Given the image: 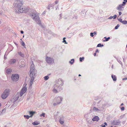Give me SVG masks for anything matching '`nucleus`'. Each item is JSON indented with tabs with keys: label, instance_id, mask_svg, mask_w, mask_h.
<instances>
[{
	"label": "nucleus",
	"instance_id": "nucleus-1",
	"mask_svg": "<svg viewBox=\"0 0 127 127\" xmlns=\"http://www.w3.org/2000/svg\"><path fill=\"white\" fill-rule=\"evenodd\" d=\"M15 3L13 8L15 12L18 13H25L28 10V9L26 8H23L22 7V4L19 0H18L17 1H15Z\"/></svg>",
	"mask_w": 127,
	"mask_h": 127
},
{
	"label": "nucleus",
	"instance_id": "nucleus-2",
	"mask_svg": "<svg viewBox=\"0 0 127 127\" xmlns=\"http://www.w3.org/2000/svg\"><path fill=\"white\" fill-rule=\"evenodd\" d=\"M36 12L35 11H34L33 12H32L31 14V17L38 24H40V20L39 16L36 15Z\"/></svg>",
	"mask_w": 127,
	"mask_h": 127
},
{
	"label": "nucleus",
	"instance_id": "nucleus-3",
	"mask_svg": "<svg viewBox=\"0 0 127 127\" xmlns=\"http://www.w3.org/2000/svg\"><path fill=\"white\" fill-rule=\"evenodd\" d=\"M63 99V98L61 96L55 97L53 100V105L56 106L60 104L62 101Z\"/></svg>",
	"mask_w": 127,
	"mask_h": 127
},
{
	"label": "nucleus",
	"instance_id": "nucleus-4",
	"mask_svg": "<svg viewBox=\"0 0 127 127\" xmlns=\"http://www.w3.org/2000/svg\"><path fill=\"white\" fill-rule=\"evenodd\" d=\"M63 80L59 78L56 80V83L54 85L55 86L57 87L58 88H60V89H62L61 87L63 86Z\"/></svg>",
	"mask_w": 127,
	"mask_h": 127
},
{
	"label": "nucleus",
	"instance_id": "nucleus-5",
	"mask_svg": "<svg viewBox=\"0 0 127 127\" xmlns=\"http://www.w3.org/2000/svg\"><path fill=\"white\" fill-rule=\"evenodd\" d=\"M102 105L101 107V108L100 107H99L98 108L95 107H94L93 109V110L94 111L96 112H98L101 111L103 109L106 105L105 102V101H103L102 102Z\"/></svg>",
	"mask_w": 127,
	"mask_h": 127
},
{
	"label": "nucleus",
	"instance_id": "nucleus-6",
	"mask_svg": "<svg viewBox=\"0 0 127 127\" xmlns=\"http://www.w3.org/2000/svg\"><path fill=\"white\" fill-rule=\"evenodd\" d=\"M9 90L7 89L5 90L1 95V97L2 98L5 99L7 97L9 94Z\"/></svg>",
	"mask_w": 127,
	"mask_h": 127
},
{
	"label": "nucleus",
	"instance_id": "nucleus-7",
	"mask_svg": "<svg viewBox=\"0 0 127 127\" xmlns=\"http://www.w3.org/2000/svg\"><path fill=\"white\" fill-rule=\"evenodd\" d=\"M11 78L12 81H16L19 79V75L18 74H13L12 75Z\"/></svg>",
	"mask_w": 127,
	"mask_h": 127
},
{
	"label": "nucleus",
	"instance_id": "nucleus-8",
	"mask_svg": "<svg viewBox=\"0 0 127 127\" xmlns=\"http://www.w3.org/2000/svg\"><path fill=\"white\" fill-rule=\"evenodd\" d=\"M30 76L31 78H34L35 77V74L36 73V71L35 69L33 70H30Z\"/></svg>",
	"mask_w": 127,
	"mask_h": 127
},
{
	"label": "nucleus",
	"instance_id": "nucleus-9",
	"mask_svg": "<svg viewBox=\"0 0 127 127\" xmlns=\"http://www.w3.org/2000/svg\"><path fill=\"white\" fill-rule=\"evenodd\" d=\"M46 60L47 62L49 64H52L54 62V60L52 58L47 57Z\"/></svg>",
	"mask_w": 127,
	"mask_h": 127
},
{
	"label": "nucleus",
	"instance_id": "nucleus-10",
	"mask_svg": "<svg viewBox=\"0 0 127 127\" xmlns=\"http://www.w3.org/2000/svg\"><path fill=\"white\" fill-rule=\"evenodd\" d=\"M27 90V89L26 87L24 86L23 87L20 93V96H22L26 92Z\"/></svg>",
	"mask_w": 127,
	"mask_h": 127
},
{
	"label": "nucleus",
	"instance_id": "nucleus-11",
	"mask_svg": "<svg viewBox=\"0 0 127 127\" xmlns=\"http://www.w3.org/2000/svg\"><path fill=\"white\" fill-rule=\"evenodd\" d=\"M53 88V92L54 93H57L58 92V91H59L62 90L61 89H60V88H58V87L55 86V85H54Z\"/></svg>",
	"mask_w": 127,
	"mask_h": 127
},
{
	"label": "nucleus",
	"instance_id": "nucleus-12",
	"mask_svg": "<svg viewBox=\"0 0 127 127\" xmlns=\"http://www.w3.org/2000/svg\"><path fill=\"white\" fill-rule=\"evenodd\" d=\"M124 7L123 5L120 4L117 7L116 9L119 11H121L123 10Z\"/></svg>",
	"mask_w": 127,
	"mask_h": 127
},
{
	"label": "nucleus",
	"instance_id": "nucleus-13",
	"mask_svg": "<svg viewBox=\"0 0 127 127\" xmlns=\"http://www.w3.org/2000/svg\"><path fill=\"white\" fill-rule=\"evenodd\" d=\"M120 121L119 120H114L113 121L112 124L115 125H117L119 124Z\"/></svg>",
	"mask_w": 127,
	"mask_h": 127
},
{
	"label": "nucleus",
	"instance_id": "nucleus-14",
	"mask_svg": "<svg viewBox=\"0 0 127 127\" xmlns=\"http://www.w3.org/2000/svg\"><path fill=\"white\" fill-rule=\"evenodd\" d=\"M59 122L61 124H63L64 122V117H61L59 119Z\"/></svg>",
	"mask_w": 127,
	"mask_h": 127
},
{
	"label": "nucleus",
	"instance_id": "nucleus-15",
	"mask_svg": "<svg viewBox=\"0 0 127 127\" xmlns=\"http://www.w3.org/2000/svg\"><path fill=\"white\" fill-rule=\"evenodd\" d=\"M99 120V118L97 116H95L92 119L93 121H98Z\"/></svg>",
	"mask_w": 127,
	"mask_h": 127
},
{
	"label": "nucleus",
	"instance_id": "nucleus-16",
	"mask_svg": "<svg viewBox=\"0 0 127 127\" xmlns=\"http://www.w3.org/2000/svg\"><path fill=\"white\" fill-rule=\"evenodd\" d=\"M16 62V60L15 59H11L9 61V63L10 64H13Z\"/></svg>",
	"mask_w": 127,
	"mask_h": 127
},
{
	"label": "nucleus",
	"instance_id": "nucleus-17",
	"mask_svg": "<svg viewBox=\"0 0 127 127\" xmlns=\"http://www.w3.org/2000/svg\"><path fill=\"white\" fill-rule=\"evenodd\" d=\"M29 112L30 114L31 115L30 116L31 117H32L34 114L36 113L35 111H29Z\"/></svg>",
	"mask_w": 127,
	"mask_h": 127
},
{
	"label": "nucleus",
	"instance_id": "nucleus-18",
	"mask_svg": "<svg viewBox=\"0 0 127 127\" xmlns=\"http://www.w3.org/2000/svg\"><path fill=\"white\" fill-rule=\"evenodd\" d=\"M5 109H3L2 111H0V116L3 115L5 113Z\"/></svg>",
	"mask_w": 127,
	"mask_h": 127
},
{
	"label": "nucleus",
	"instance_id": "nucleus-19",
	"mask_svg": "<svg viewBox=\"0 0 127 127\" xmlns=\"http://www.w3.org/2000/svg\"><path fill=\"white\" fill-rule=\"evenodd\" d=\"M12 69H7L6 70V72L8 74H10L12 71Z\"/></svg>",
	"mask_w": 127,
	"mask_h": 127
},
{
	"label": "nucleus",
	"instance_id": "nucleus-20",
	"mask_svg": "<svg viewBox=\"0 0 127 127\" xmlns=\"http://www.w3.org/2000/svg\"><path fill=\"white\" fill-rule=\"evenodd\" d=\"M35 68L34 67V64H32L30 67V70H35Z\"/></svg>",
	"mask_w": 127,
	"mask_h": 127
},
{
	"label": "nucleus",
	"instance_id": "nucleus-21",
	"mask_svg": "<svg viewBox=\"0 0 127 127\" xmlns=\"http://www.w3.org/2000/svg\"><path fill=\"white\" fill-rule=\"evenodd\" d=\"M117 17V15H115L114 16H110L108 18V19H111L113 18L114 19H115Z\"/></svg>",
	"mask_w": 127,
	"mask_h": 127
},
{
	"label": "nucleus",
	"instance_id": "nucleus-22",
	"mask_svg": "<svg viewBox=\"0 0 127 127\" xmlns=\"http://www.w3.org/2000/svg\"><path fill=\"white\" fill-rule=\"evenodd\" d=\"M111 77L114 81H116L117 79L116 77H115V75H112L111 76Z\"/></svg>",
	"mask_w": 127,
	"mask_h": 127
},
{
	"label": "nucleus",
	"instance_id": "nucleus-23",
	"mask_svg": "<svg viewBox=\"0 0 127 127\" xmlns=\"http://www.w3.org/2000/svg\"><path fill=\"white\" fill-rule=\"evenodd\" d=\"M39 124V122L35 121L32 123V124L34 125H37Z\"/></svg>",
	"mask_w": 127,
	"mask_h": 127
},
{
	"label": "nucleus",
	"instance_id": "nucleus-24",
	"mask_svg": "<svg viewBox=\"0 0 127 127\" xmlns=\"http://www.w3.org/2000/svg\"><path fill=\"white\" fill-rule=\"evenodd\" d=\"M34 78H31V80L30 83V86H31L34 80Z\"/></svg>",
	"mask_w": 127,
	"mask_h": 127
},
{
	"label": "nucleus",
	"instance_id": "nucleus-25",
	"mask_svg": "<svg viewBox=\"0 0 127 127\" xmlns=\"http://www.w3.org/2000/svg\"><path fill=\"white\" fill-rule=\"evenodd\" d=\"M18 96L17 95H16L13 98V99L15 101L18 99Z\"/></svg>",
	"mask_w": 127,
	"mask_h": 127
},
{
	"label": "nucleus",
	"instance_id": "nucleus-26",
	"mask_svg": "<svg viewBox=\"0 0 127 127\" xmlns=\"http://www.w3.org/2000/svg\"><path fill=\"white\" fill-rule=\"evenodd\" d=\"M18 54L21 57H24V55L23 54H22L21 52H18Z\"/></svg>",
	"mask_w": 127,
	"mask_h": 127
},
{
	"label": "nucleus",
	"instance_id": "nucleus-27",
	"mask_svg": "<svg viewBox=\"0 0 127 127\" xmlns=\"http://www.w3.org/2000/svg\"><path fill=\"white\" fill-rule=\"evenodd\" d=\"M124 1L123 2V3L121 4L125 7V5L126 4V2H127V0H124Z\"/></svg>",
	"mask_w": 127,
	"mask_h": 127
},
{
	"label": "nucleus",
	"instance_id": "nucleus-28",
	"mask_svg": "<svg viewBox=\"0 0 127 127\" xmlns=\"http://www.w3.org/2000/svg\"><path fill=\"white\" fill-rule=\"evenodd\" d=\"M24 117L26 118L27 119H29L30 117H31L30 116H29L28 115H24Z\"/></svg>",
	"mask_w": 127,
	"mask_h": 127
},
{
	"label": "nucleus",
	"instance_id": "nucleus-29",
	"mask_svg": "<svg viewBox=\"0 0 127 127\" xmlns=\"http://www.w3.org/2000/svg\"><path fill=\"white\" fill-rule=\"evenodd\" d=\"M74 62V59H72L71 60V61H69V63L71 64H73V63Z\"/></svg>",
	"mask_w": 127,
	"mask_h": 127
},
{
	"label": "nucleus",
	"instance_id": "nucleus-30",
	"mask_svg": "<svg viewBox=\"0 0 127 127\" xmlns=\"http://www.w3.org/2000/svg\"><path fill=\"white\" fill-rule=\"evenodd\" d=\"M104 38H105V40H104V41H107L108 40L110 39V38L109 37H108V38H107L106 37H104Z\"/></svg>",
	"mask_w": 127,
	"mask_h": 127
},
{
	"label": "nucleus",
	"instance_id": "nucleus-31",
	"mask_svg": "<svg viewBox=\"0 0 127 127\" xmlns=\"http://www.w3.org/2000/svg\"><path fill=\"white\" fill-rule=\"evenodd\" d=\"M49 78V77L48 76H46L44 77V79L45 80H47Z\"/></svg>",
	"mask_w": 127,
	"mask_h": 127
},
{
	"label": "nucleus",
	"instance_id": "nucleus-32",
	"mask_svg": "<svg viewBox=\"0 0 127 127\" xmlns=\"http://www.w3.org/2000/svg\"><path fill=\"white\" fill-rule=\"evenodd\" d=\"M122 23L124 24H127V21L126 20H124L122 22Z\"/></svg>",
	"mask_w": 127,
	"mask_h": 127
},
{
	"label": "nucleus",
	"instance_id": "nucleus-33",
	"mask_svg": "<svg viewBox=\"0 0 127 127\" xmlns=\"http://www.w3.org/2000/svg\"><path fill=\"white\" fill-rule=\"evenodd\" d=\"M65 38H66L65 37L64 38H63V42H64L65 43L67 44V42H66V40L65 39Z\"/></svg>",
	"mask_w": 127,
	"mask_h": 127
},
{
	"label": "nucleus",
	"instance_id": "nucleus-34",
	"mask_svg": "<svg viewBox=\"0 0 127 127\" xmlns=\"http://www.w3.org/2000/svg\"><path fill=\"white\" fill-rule=\"evenodd\" d=\"M103 46V45L102 44V45L101 44L99 43L97 45V47H101L102 46Z\"/></svg>",
	"mask_w": 127,
	"mask_h": 127
},
{
	"label": "nucleus",
	"instance_id": "nucleus-35",
	"mask_svg": "<svg viewBox=\"0 0 127 127\" xmlns=\"http://www.w3.org/2000/svg\"><path fill=\"white\" fill-rule=\"evenodd\" d=\"M45 113H42V114H40V117L43 116V117H44L45 116Z\"/></svg>",
	"mask_w": 127,
	"mask_h": 127
},
{
	"label": "nucleus",
	"instance_id": "nucleus-36",
	"mask_svg": "<svg viewBox=\"0 0 127 127\" xmlns=\"http://www.w3.org/2000/svg\"><path fill=\"white\" fill-rule=\"evenodd\" d=\"M120 25L119 24H118L117 26H116V27L115 28V29H117L119 27Z\"/></svg>",
	"mask_w": 127,
	"mask_h": 127
},
{
	"label": "nucleus",
	"instance_id": "nucleus-37",
	"mask_svg": "<svg viewBox=\"0 0 127 127\" xmlns=\"http://www.w3.org/2000/svg\"><path fill=\"white\" fill-rule=\"evenodd\" d=\"M84 59V58L83 57L82 58L80 57V62H82V60H83V59Z\"/></svg>",
	"mask_w": 127,
	"mask_h": 127
},
{
	"label": "nucleus",
	"instance_id": "nucleus-38",
	"mask_svg": "<svg viewBox=\"0 0 127 127\" xmlns=\"http://www.w3.org/2000/svg\"><path fill=\"white\" fill-rule=\"evenodd\" d=\"M22 45L24 47H25V43L23 42L22 41Z\"/></svg>",
	"mask_w": 127,
	"mask_h": 127
},
{
	"label": "nucleus",
	"instance_id": "nucleus-39",
	"mask_svg": "<svg viewBox=\"0 0 127 127\" xmlns=\"http://www.w3.org/2000/svg\"><path fill=\"white\" fill-rule=\"evenodd\" d=\"M118 20L121 22L122 23V22L123 21L122 19L121 18L119 19H118Z\"/></svg>",
	"mask_w": 127,
	"mask_h": 127
},
{
	"label": "nucleus",
	"instance_id": "nucleus-40",
	"mask_svg": "<svg viewBox=\"0 0 127 127\" xmlns=\"http://www.w3.org/2000/svg\"><path fill=\"white\" fill-rule=\"evenodd\" d=\"M90 35L91 37H93L94 35V34L93 32L91 33L90 34Z\"/></svg>",
	"mask_w": 127,
	"mask_h": 127
},
{
	"label": "nucleus",
	"instance_id": "nucleus-41",
	"mask_svg": "<svg viewBox=\"0 0 127 127\" xmlns=\"http://www.w3.org/2000/svg\"><path fill=\"white\" fill-rule=\"evenodd\" d=\"M121 109L122 110H124L125 109V108L124 107H122L121 108Z\"/></svg>",
	"mask_w": 127,
	"mask_h": 127
},
{
	"label": "nucleus",
	"instance_id": "nucleus-42",
	"mask_svg": "<svg viewBox=\"0 0 127 127\" xmlns=\"http://www.w3.org/2000/svg\"><path fill=\"white\" fill-rule=\"evenodd\" d=\"M117 61L121 64H122V63H121V61L120 60H119L118 59H117Z\"/></svg>",
	"mask_w": 127,
	"mask_h": 127
},
{
	"label": "nucleus",
	"instance_id": "nucleus-43",
	"mask_svg": "<svg viewBox=\"0 0 127 127\" xmlns=\"http://www.w3.org/2000/svg\"><path fill=\"white\" fill-rule=\"evenodd\" d=\"M102 126V127H105V125L102 124V125L100 126Z\"/></svg>",
	"mask_w": 127,
	"mask_h": 127
},
{
	"label": "nucleus",
	"instance_id": "nucleus-44",
	"mask_svg": "<svg viewBox=\"0 0 127 127\" xmlns=\"http://www.w3.org/2000/svg\"><path fill=\"white\" fill-rule=\"evenodd\" d=\"M55 2L56 4H57L58 3V1L57 0H56L55 1Z\"/></svg>",
	"mask_w": 127,
	"mask_h": 127
},
{
	"label": "nucleus",
	"instance_id": "nucleus-45",
	"mask_svg": "<svg viewBox=\"0 0 127 127\" xmlns=\"http://www.w3.org/2000/svg\"><path fill=\"white\" fill-rule=\"evenodd\" d=\"M94 35H96L97 34V33L96 32H94L93 33Z\"/></svg>",
	"mask_w": 127,
	"mask_h": 127
},
{
	"label": "nucleus",
	"instance_id": "nucleus-46",
	"mask_svg": "<svg viewBox=\"0 0 127 127\" xmlns=\"http://www.w3.org/2000/svg\"><path fill=\"white\" fill-rule=\"evenodd\" d=\"M123 80H127V78H124L123 79Z\"/></svg>",
	"mask_w": 127,
	"mask_h": 127
},
{
	"label": "nucleus",
	"instance_id": "nucleus-47",
	"mask_svg": "<svg viewBox=\"0 0 127 127\" xmlns=\"http://www.w3.org/2000/svg\"><path fill=\"white\" fill-rule=\"evenodd\" d=\"M122 14V13L121 12H119V15H120Z\"/></svg>",
	"mask_w": 127,
	"mask_h": 127
},
{
	"label": "nucleus",
	"instance_id": "nucleus-48",
	"mask_svg": "<svg viewBox=\"0 0 127 127\" xmlns=\"http://www.w3.org/2000/svg\"><path fill=\"white\" fill-rule=\"evenodd\" d=\"M47 7L48 9H50V7L49 6H48Z\"/></svg>",
	"mask_w": 127,
	"mask_h": 127
},
{
	"label": "nucleus",
	"instance_id": "nucleus-49",
	"mask_svg": "<svg viewBox=\"0 0 127 127\" xmlns=\"http://www.w3.org/2000/svg\"><path fill=\"white\" fill-rule=\"evenodd\" d=\"M104 125H105H105L107 126V124L105 122L104 123Z\"/></svg>",
	"mask_w": 127,
	"mask_h": 127
},
{
	"label": "nucleus",
	"instance_id": "nucleus-50",
	"mask_svg": "<svg viewBox=\"0 0 127 127\" xmlns=\"http://www.w3.org/2000/svg\"><path fill=\"white\" fill-rule=\"evenodd\" d=\"M21 33L23 34V33L24 32H23V31H21Z\"/></svg>",
	"mask_w": 127,
	"mask_h": 127
},
{
	"label": "nucleus",
	"instance_id": "nucleus-51",
	"mask_svg": "<svg viewBox=\"0 0 127 127\" xmlns=\"http://www.w3.org/2000/svg\"><path fill=\"white\" fill-rule=\"evenodd\" d=\"M98 49H96V51H95V52H98Z\"/></svg>",
	"mask_w": 127,
	"mask_h": 127
},
{
	"label": "nucleus",
	"instance_id": "nucleus-52",
	"mask_svg": "<svg viewBox=\"0 0 127 127\" xmlns=\"http://www.w3.org/2000/svg\"><path fill=\"white\" fill-rule=\"evenodd\" d=\"M96 54L95 53L94 54V56H96Z\"/></svg>",
	"mask_w": 127,
	"mask_h": 127
},
{
	"label": "nucleus",
	"instance_id": "nucleus-53",
	"mask_svg": "<svg viewBox=\"0 0 127 127\" xmlns=\"http://www.w3.org/2000/svg\"><path fill=\"white\" fill-rule=\"evenodd\" d=\"M23 63H24V61H21V64H22H22H23Z\"/></svg>",
	"mask_w": 127,
	"mask_h": 127
},
{
	"label": "nucleus",
	"instance_id": "nucleus-54",
	"mask_svg": "<svg viewBox=\"0 0 127 127\" xmlns=\"http://www.w3.org/2000/svg\"><path fill=\"white\" fill-rule=\"evenodd\" d=\"M124 105V104L123 103H122L121 104V106H122Z\"/></svg>",
	"mask_w": 127,
	"mask_h": 127
},
{
	"label": "nucleus",
	"instance_id": "nucleus-55",
	"mask_svg": "<svg viewBox=\"0 0 127 127\" xmlns=\"http://www.w3.org/2000/svg\"><path fill=\"white\" fill-rule=\"evenodd\" d=\"M46 12L45 11H44L43 12V13L45 14V13Z\"/></svg>",
	"mask_w": 127,
	"mask_h": 127
},
{
	"label": "nucleus",
	"instance_id": "nucleus-56",
	"mask_svg": "<svg viewBox=\"0 0 127 127\" xmlns=\"http://www.w3.org/2000/svg\"><path fill=\"white\" fill-rule=\"evenodd\" d=\"M81 76V75L80 74H79V76Z\"/></svg>",
	"mask_w": 127,
	"mask_h": 127
},
{
	"label": "nucleus",
	"instance_id": "nucleus-57",
	"mask_svg": "<svg viewBox=\"0 0 127 127\" xmlns=\"http://www.w3.org/2000/svg\"><path fill=\"white\" fill-rule=\"evenodd\" d=\"M1 21L0 20V24H1Z\"/></svg>",
	"mask_w": 127,
	"mask_h": 127
},
{
	"label": "nucleus",
	"instance_id": "nucleus-58",
	"mask_svg": "<svg viewBox=\"0 0 127 127\" xmlns=\"http://www.w3.org/2000/svg\"><path fill=\"white\" fill-rule=\"evenodd\" d=\"M4 127H6V126H4Z\"/></svg>",
	"mask_w": 127,
	"mask_h": 127
},
{
	"label": "nucleus",
	"instance_id": "nucleus-59",
	"mask_svg": "<svg viewBox=\"0 0 127 127\" xmlns=\"http://www.w3.org/2000/svg\"><path fill=\"white\" fill-rule=\"evenodd\" d=\"M1 106V104H0V107Z\"/></svg>",
	"mask_w": 127,
	"mask_h": 127
},
{
	"label": "nucleus",
	"instance_id": "nucleus-60",
	"mask_svg": "<svg viewBox=\"0 0 127 127\" xmlns=\"http://www.w3.org/2000/svg\"><path fill=\"white\" fill-rule=\"evenodd\" d=\"M100 102H101V101H99V103H100Z\"/></svg>",
	"mask_w": 127,
	"mask_h": 127
},
{
	"label": "nucleus",
	"instance_id": "nucleus-61",
	"mask_svg": "<svg viewBox=\"0 0 127 127\" xmlns=\"http://www.w3.org/2000/svg\"><path fill=\"white\" fill-rule=\"evenodd\" d=\"M24 37V35H23V37Z\"/></svg>",
	"mask_w": 127,
	"mask_h": 127
},
{
	"label": "nucleus",
	"instance_id": "nucleus-62",
	"mask_svg": "<svg viewBox=\"0 0 127 127\" xmlns=\"http://www.w3.org/2000/svg\"><path fill=\"white\" fill-rule=\"evenodd\" d=\"M112 67H113V65H112Z\"/></svg>",
	"mask_w": 127,
	"mask_h": 127
}]
</instances>
